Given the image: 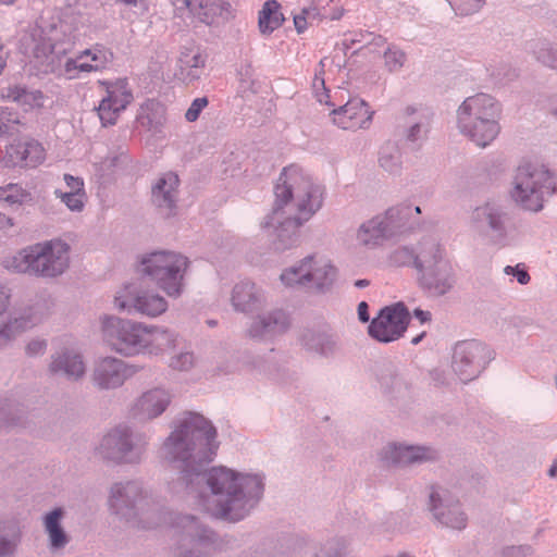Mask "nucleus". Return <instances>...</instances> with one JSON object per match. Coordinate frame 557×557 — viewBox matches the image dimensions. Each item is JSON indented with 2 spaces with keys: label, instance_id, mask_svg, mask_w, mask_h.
I'll use <instances>...</instances> for the list:
<instances>
[{
  "label": "nucleus",
  "instance_id": "nucleus-41",
  "mask_svg": "<svg viewBox=\"0 0 557 557\" xmlns=\"http://www.w3.org/2000/svg\"><path fill=\"white\" fill-rule=\"evenodd\" d=\"M131 161L129 156L123 149L111 151L101 161L95 163L96 172L103 180L109 178L119 170L124 169Z\"/></svg>",
  "mask_w": 557,
  "mask_h": 557
},
{
  "label": "nucleus",
  "instance_id": "nucleus-50",
  "mask_svg": "<svg viewBox=\"0 0 557 557\" xmlns=\"http://www.w3.org/2000/svg\"><path fill=\"white\" fill-rule=\"evenodd\" d=\"M420 256V245L418 250L414 252L408 247L396 248L389 256L392 264L397 267L413 265L418 271V258Z\"/></svg>",
  "mask_w": 557,
  "mask_h": 557
},
{
  "label": "nucleus",
  "instance_id": "nucleus-22",
  "mask_svg": "<svg viewBox=\"0 0 557 557\" xmlns=\"http://www.w3.org/2000/svg\"><path fill=\"white\" fill-rule=\"evenodd\" d=\"M113 59V53L101 45L81 51L75 58H67L60 74L67 79L81 77L84 73L104 69Z\"/></svg>",
  "mask_w": 557,
  "mask_h": 557
},
{
  "label": "nucleus",
  "instance_id": "nucleus-5",
  "mask_svg": "<svg viewBox=\"0 0 557 557\" xmlns=\"http://www.w3.org/2000/svg\"><path fill=\"white\" fill-rule=\"evenodd\" d=\"M188 268V258L173 250L144 253L138 261V272L149 277L171 298L183 295Z\"/></svg>",
  "mask_w": 557,
  "mask_h": 557
},
{
  "label": "nucleus",
  "instance_id": "nucleus-12",
  "mask_svg": "<svg viewBox=\"0 0 557 557\" xmlns=\"http://www.w3.org/2000/svg\"><path fill=\"white\" fill-rule=\"evenodd\" d=\"M114 308L128 315L156 319L166 312L169 302L161 294L138 283L122 285L113 298Z\"/></svg>",
  "mask_w": 557,
  "mask_h": 557
},
{
  "label": "nucleus",
  "instance_id": "nucleus-33",
  "mask_svg": "<svg viewBox=\"0 0 557 557\" xmlns=\"http://www.w3.org/2000/svg\"><path fill=\"white\" fill-rule=\"evenodd\" d=\"M180 178L173 172L160 175L151 189L152 203L166 216L174 213L178 198Z\"/></svg>",
  "mask_w": 557,
  "mask_h": 557
},
{
  "label": "nucleus",
  "instance_id": "nucleus-64",
  "mask_svg": "<svg viewBox=\"0 0 557 557\" xmlns=\"http://www.w3.org/2000/svg\"><path fill=\"white\" fill-rule=\"evenodd\" d=\"M548 111L553 116L557 119V95L549 98Z\"/></svg>",
  "mask_w": 557,
  "mask_h": 557
},
{
  "label": "nucleus",
  "instance_id": "nucleus-31",
  "mask_svg": "<svg viewBox=\"0 0 557 557\" xmlns=\"http://www.w3.org/2000/svg\"><path fill=\"white\" fill-rule=\"evenodd\" d=\"M48 371L51 375L78 382L86 374V363L77 349L63 348L51 355Z\"/></svg>",
  "mask_w": 557,
  "mask_h": 557
},
{
  "label": "nucleus",
  "instance_id": "nucleus-11",
  "mask_svg": "<svg viewBox=\"0 0 557 557\" xmlns=\"http://www.w3.org/2000/svg\"><path fill=\"white\" fill-rule=\"evenodd\" d=\"M144 322L104 315L101 319V331L104 343L120 356L131 358L143 355Z\"/></svg>",
  "mask_w": 557,
  "mask_h": 557
},
{
  "label": "nucleus",
  "instance_id": "nucleus-16",
  "mask_svg": "<svg viewBox=\"0 0 557 557\" xmlns=\"http://www.w3.org/2000/svg\"><path fill=\"white\" fill-rule=\"evenodd\" d=\"M428 508L434 521L444 528L461 531L468 524L459 499L442 486L431 487Z\"/></svg>",
  "mask_w": 557,
  "mask_h": 557
},
{
  "label": "nucleus",
  "instance_id": "nucleus-38",
  "mask_svg": "<svg viewBox=\"0 0 557 557\" xmlns=\"http://www.w3.org/2000/svg\"><path fill=\"white\" fill-rule=\"evenodd\" d=\"M28 425L24 406L10 398L0 399V430L14 431Z\"/></svg>",
  "mask_w": 557,
  "mask_h": 557
},
{
  "label": "nucleus",
  "instance_id": "nucleus-49",
  "mask_svg": "<svg viewBox=\"0 0 557 557\" xmlns=\"http://www.w3.org/2000/svg\"><path fill=\"white\" fill-rule=\"evenodd\" d=\"M261 83L255 76V71L250 64H243L238 70V90L242 96L247 94H257Z\"/></svg>",
  "mask_w": 557,
  "mask_h": 557
},
{
  "label": "nucleus",
  "instance_id": "nucleus-29",
  "mask_svg": "<svg viewBox=\"0 0 557 557\" xmlns=\"http://www.w3.org/2000/svg\"><path fill=\"white\" fill-rule=\"evenodd\" d=\"M172 403L169 389L154 387L144 392L133 404L131 414L138 420L149 421L160 417Z\"/></svg>",
  "mask_w": 557,
  "mask_h": 557
},
{
  "label": "nucleus",
  "instance_id": "nucleus-3",
  "mask_svg": "<svg viewBox=\"0 0 557 557\" xmlns=\"http://www.w3.org/2000/svg\"><path fill=\"white\" fill-rule=\"evenodd\" d=\"M274 202L287 212L308 222L323 206L324 186L297 165L283 170L274 188Z\"/></svg>",
  "mask_w": 557,
  "mask_h": 557
},
{
  "label": "nucleus",
  "instance_id": "nucleus-17",
  "mask_svg": "<svg viewBox=\"0 0 557 557\" xmlns=\"http://www.w3.org/2000/svg\"><path fill=\"white\" fill-rule=\"evenodd\" d=\"M10 298V289L0 285V351L40 321L39 317L28 311L9 313Z\"/></svg>",
  "mask_w": 557,
  "mask_h": 557
},
{
  "label": "nucleus",
  "instance_id": "nucleus-61",
  "mask_svg": "<svg viewBox=\"0 0 557 557\" xmlns=\"http://www.w3.org/2000/svg\"><path fill=\"white\" fill-rule=\"evenodd\" d=\"M16 543L5 536L0 535V557H12Z\"/></svg>",
  "mask_w": 557,
  "mask_h": 557
},
{
  "label": "nucleus",
  "instance_id": "nucleus-15",
  "mask_svg": "<svg viewBox=\"0 0 557 557\" xmlns=\"http://www.w3.org/2000/svg\"><path fill=\"white\" fill-rule=\"evenodd\" d=\"M139 371L140 367L117 357H100L92 364L90 382L99 392L115 391L121 388Z\"/></svg>",
  "mask_w": 557,
  "mask_h": 557
},
{
  "label": "nucleus",
  "instance_id": "nucleus-54",
  "mask_svg": "<svg viewBox=\"0 0 557 557\" xmlns=\"http://www.w3.org/2000/svg\"><path fill=\"white\" fill-rule=\"evenodd\" d=\"M449 2L460 15H470L478 12L485 0H449Z\"/></svg>",
  "mask_w": 557,
  "mask_h": 557
},
{
  "label": "nucleus",
  "instance_id": "nucleus-60",
  "mask_svg": "<svg viewBox=\"0 0 557 557\" xmlns=\"http://www.w3.org/2000/svg\"><path fill=\"white\" fill-rule=\"evenodd\" d=\"M63 180L69 188L66 193H86L85 183L82 177L64 174Z\"/></svg>",
  "mask_w": 557,
  "mask_h": 557
},
{
  "label": "nucleus",
  "instance_id": "nucleus-19",
  "mask_svg": "<svg viewBox=\"0 0 557 557\" xmlns=\"http://www.w3.org/2000/svg\"><path fill=\"white\" fill-rule=\"evenodd\" d=\"M471 223L476 230L487 226L491 239L495 244H504L513 227L510 212L494 202L476 207L471 214Z\"/></svg>",
  "mask_w": 557,
  "mask_h": 557
},
{
  "label": "nucleus",
  "instance_id": "nucleus-10",
  "mask_svg": "<svg viewBox=\"0 0 557 557\" xmlns=\"http://www.w3.org/2000/svg\"><path fill=\"white\" fill-rule=\"evenodd\" d=\"M149 438L145 433L120 424L108 431L99 442L97 454L115 465H138L144 459Z\"/></svg>",
  "mask_w": 557,
  "mask_h": 557
},
{
  "label": "nucleus",
  "instance_id": "nucleus-26",
  "mask_svg": "<svg viewBox=\"0 0 557 557\" xmlns=\"http://www.w3.org/2000/svg\"><path fill=\"white\" fill-rule=\"evenodd\" d=\"M289 326L288 313L282 309H273L258 314L250 323L247 333L251 338L271 341L284 334Z\"/></svg>",
  "mask_w": 557,
  "mask_h": 557
},
{
  "label": "nucleus",
  "instance_id": "nucleus-46",
  "mask_svg": "<svg viewBox=\"0 0 557 557\" xmlns=\"http://www.w3.org/2000/svg\"><path fill=\"white\" fill-rule=\"evenodd\" d=\"M327 62V58H323L314 72L312 79V92L320 103H324L330 107H336L337 103L333 100L329 89L325 86L324 67Z\"/></svg>",
  "mask_w": 557,
  "mask_h": 557
},
{
  "label": "nucleus",
  "instance_id": "nucleus-37",
  "mask_svg": "<svg viewBox=\"0 0 557 557\" xmlns=\"http://www.w3.org/2000/svg\"><path fill=\"white\" fill-rule=\"evenodd\" d=\"M472 127H458L459 131L469 137L480 147L488 146L499 134L498 117H485L470 123Z\"/></svg>",
  "mask_w": 557,
  "mask_h": 557
},
{
  "label": "nucleus",
  "instance_id": "nucleus-25",
  "mask_svg": "<svg viewBox=\"0 0 557 557\" xmlns=\"http://www.w3.org/2000/svg\"><path fill=\"white\" fill-rule=\"evenodd\" d=\"M500 107L498 102L487 94H476L468 97L459 106L457 111L458 127H472L473 121L485 117H499Z\"/></svg>",
  "mask_w": 557,
  "mask_h": 557
},
{
  "label": "nucleus",
  "instance_id": "nucleus-48",
  "mask_svg": "<svg viewBox=\"0 0 557 557\" xmlns=\"http://www.w3.org/2000/svg\"><path fill=\"white\" fill-rule=\"evenodd\" d=\"M196 364L197 358L190 349H183L177 352H173L168 361V367L177 372H189L196 367Z\"/></svg>",
  "mask_w": 557,
  "mask_h": 557
},
{
  "label": "nucleus",
  "instance_id": "nucleus-7",
  "mask_svg": "<svg viewBox=\"0 0 557 557\" xmlns=\"http://www.w3.org/2000/svg\"><path fill=\"white\" fill-rule=\"evenodd\" d=\"M456 272L445 249L434 239L420 243L418 284L431 297H442L456 285Z\"/></svg>",
  "mask_w": 557,
  "mask_h": 557
},
{
  "label": "nucleus",
  "instance_id": "nucleus-18",
  "mask_svg": "<svg viewBox=\"0 0 557 557\" xmlns=\"http://www.w3.org/2000/svg\"><path fill=\"white\" fill-rule=\"evenodd\" d=\"M410 314L403 302L383 308L369 325V334L379 342L389 343L403 336Z\"/></svg>",
  "mask_w": 557,
  "mask_h": 557
},
{
  "label": "nucleus",
  "instance_id": "nucleus-55",
  "mask_svg": "<svg viewBox=\"0 0 557 557\" xmlns=\"http://www.w3.org/2000/svg\"><path fill=\"white\" fill-rule=\"evenodd\" d=\"M317 16L315 8L304 9L300 14L295 15L294 24L298 33H304L313 23Z\"/></svg>",
  "mask_w": 557,
  "mask_h": 557
},
{
  "label": "nucleus",
  "instance_id": "nucleus-23",
  "mask_svg": "<svg viewBox=\"0 0 557 557\" xmlns=\"http://www.w3.org/2000/svg\"><path fill=\"white\" fill-rule=\"evenodd\" d=\"M381 460L388 466H417L438 458L437 451L425 445L388 443L380 451Z\"/></svg>",
  "mask_w": 557,
  "mask_h": 557
},
{
  "label": "nucleus",
  "instance_id": "nucleus-62",
  "mask_svg": "<svg viewBox=\"0 0 557 557\" xmlns=\"http://www.w3.org/2000/svg\"><path fill=\"white\" fill-rule=\"evenodd\" d=\"M531 554L530 547L512 546L505 550V557H527Z\"/></svg>",
  "mask_w": 557,
  "mask_h": 557
},
{
  "label": "nucleus",
  "instance_id": "nucleus-47",
  "mask_svg": "<svg viewBox=\"0 0 557 557\" xmlns=\"http://www.w3.org/2000/svg\"><path fill=\"white\" fill-rule=\"evenodd\" d=\"M534 55L544 65L557 70V42L539 38L534 44Z\"/></svg>",
  "mask_w": 557,
  "mask_h": 557
},
{
  "label": "nucleus",
  "instance_id": "nucleus-9",
  "mask_svg": "<svg viewBox=\"0 0 557 557\" xmlns=\"http://www.w3.org/2000/svg\"><path fill=\"white\" fill-rule=\"evenodd\" d=\"M555 188V178L544 164L524 162L517 169L511 197L522 209L539 212Z\"/></svg>",
  "mask_w": 557,
  "mask_h": 557
},
{
  "label": "nucleus",
  "instance_id": "nucleus-42",
  "mask_svg": "<svg viewBox=\"0 0 557 557\" xmlns=\"http://www.w3.org/2000/svg\"><path fill=\"white\" fill-rule=\"evenodd\" d=\"M284 22L281 5L276 0H268L264 2L259 12V28L262 33H272L278 28Z\"/></svg>",
  "mask_w": 557,
  "mask_h": 557
},
{
  "label": "nucleus",
  "instance_id": "nucleus-39",
  "mask_svg": "<svg viewBox=\"0 0 557 557\" xmlns=\"http://www.w3.org/2000/svg\"><path fill=\"white\" fill-rule=\"evenodd\" d=\"M183 2L199 21L208 25L216 23L224 10L222 0H183Z\"/></svg>",
  "mask_w": 557,
  "mask_h": 557
},
{
  "label": "nucleus",
  "instance_id": "nucleus-59",
  "mask_svg": "<svg viewBox=\"0 0 557 557\" xmlns=\"http://www.w3.org/2000/svg\"><path fill=\"white\" fill-rule=\"evenodd\" d=\"M48 347V343L44 338H33L30 339L26 347H25V354L28 357H39L42 356Z\"/></svg>",
  "mask_w": 557,
  "mask_h": 557
},
{
  "label": "nucleus",
  "instance_id": "nucleus-34",
  "mask_svg": "<svg viewBox=\"0 0 557 557\" xmlns=\"http://www.w3.org/2000/svg\"><path fill=\"white\" fill-rule=\"evenodd\" d=\"M231 301L236 311L249 313L261 309L265 304V297L255 283L243 281L234 286Z\"/></svg>",
  "mask_w": 557,
  "mask_h": 557
},
{
  "label": "nucleus",
  "instance_id": "nucleus-45",
  "mask_svg": "<svg viewBox=\"0 0 557 557\" xmlns=\"http://www.w3.org/2000/svg\"><path fill=\"white\" fill-rule=\"evenodd\" d=\"M0 201L10 207H20L33 202L32 194L18 184L10 183L0 187Z\"/></svg>",
  "mask_w": 557,
  "mask_h": 557
},
{
  "label": "nucleus",
  "instance_id": "nucleus-30",
  "mask_svg": "<svg viewBox=\"0 0 557 557\" xmlns=\"http://www.w3.org/2000/svg\"><path fill=\"white\" fill-rule=\"evenodd\" d=\"M208 54L200 47H183L176 62L175 77L186 86L197 83L206 69Z\"/></svg>",
  "mask_w": 557,
  "mask_h": 557
},
{
  "label": "nucleus",
  "instance_id": "nucleus-56",
  "mask_svg": "<svg viewBox=\"0 0 557 557\" xmlns=\"http://www.w3.org/2000/svg\"><path fill=\"white\" fill-rule=\"evenodd\" d=\"M209 104L207 97H199L193 100L189 108L185 113V119L188 122H196L202 110Z\"/></svg>",
  "mask_w": 557,
  "mask_h": 557
},
{
  "label": "nucleus",
  "instance_id": "nucleus-57",
  "mask_svg": "<svg viewBox=\"0 0 557 557\" xmlns=\"http://www.w3.org/2000/svg\"><path fill=\"white\" fill-rule=\"evenodd\" d=\"M504 272L507 275L516 277L517 282L521 285H527L531 280V276L528 273L527 268L523 263H518L515 267L507 265L505 267Z\"/></svg>",
  "mask_w": 557,
  "mask_h": 557
},
{
  "label": "nucleus",
  "instance_id": "nucleus-27",
  "mask_svg": "<svg viewBox=\"0 0 557 557\" xmlns=\"http://www.w3.org/2000/svg\"><path fill=\"white\" fill-rule=\"evenodd\" d=\"M144 337L143 355L148 357H162L176 349L182 338L178 332L169 326L147 323Z\"/></svg>",
  "mask_w": 557,
  "mask_h": 557
},
{
  "label": "nucleus",
  "instance_id": "nucleus-35",
  "mask_svg": "<svg viewBox=\"0 0 557 557\" xmlns=\"http://www.w3.org/2000/svg\"><path fill=\"white\" fill-rule=\"evenodd\" d=\"M375 376L382 392L397 397L404 395L409 384L398 368L391 362H382L375 367Z\"/></svg>",
  "mask_w": 557,
  "mask_h": 557
},
{
  "label": "nucleus",
  "instance_id": "nucleus-52",
  "mask_svg": "<svg viewBox=\"0 0 557 557\" xmlns=\"http://www.w3.org/2000/svg\"><path fill=\"white\" fill-rule=\"evenodd\" d=\"M406 61V53L397 47H388L384 53V63L391 73L400 71Z\"/></svg>",
  "mask_w": 557,
  "mask_h": 557
},
{
  "label": "nucleus",
  "instance_id": "nucleus-53",
  "mask_svg": "<svg viewBox=\"0 0 557 557\" xmlns=\"http://www.w3.org/2000/svg\"><path fill=\"white\" fill-rule=\"evenodd\" d=\"M314 557H347L346 542L342 539L327 541Z\"/></svg>",
  "mask_w": 557,
  "mask_h": 557
},
{
  "label": "nucleus",
  "instance_id": "nucleus-51",
  "mask_svg": "<svg viewBox=\"0 0 557 557\" xmlns=\"http://www.w3.org/2000/svg\"><path fill=\"white\" fill-rule=\"evenodd\" d=\"M54 195L72 212H82L87 201L86 193H63L61 189H55Z\"/></svg>",
  "mask_w": 557,
  "mask_h": 557
},
{
  "label": "nucleus",
  "instance_id": "nucleus-13",
  "mask_svg": "<svg viewBox=\"0 0 557 557\" xmlns=\"http://www.w3.org/2000/svg\"><path fill=\"white\" fill-rule=\"evenodd\" d=\"M493 359V350L484 343L461 341L454 346L451 369L462 383H468L476 379Z\"/></svg>",
  "mask_w": 557,
  "mask_h": 557
},
{
  "label": "nucleus",
  "instance_id": "nucleus-2",
  "mask_svg": "<svg viewBox=\"0 0 557 557\" xmlns=\"http://www.w3.org/2000/svg\"><path fill=\"white\" fill-rule=\"evenodd\" d=\"M108 505L113 515L137 530H154L166 525L177 513L166 510L135 480L112 484Z\"/></svg>",
  "mask_w": 557,
  "mask_h": 557
},
{
  "label": "nucleus",
  "instance_id": "nucleus-36",
  "mask_svg": "<svg viewBox=\"0 0 557 557\" xmlns=\"http://www.w3.org/2000/svg\"><path fill=\"white\" fill-rule=\"evenodd\" d=\"M64 516V509L58 507L46 513L44 517V528L48 535L49 547L53 552L64 549L71 540L70 535L61 524Z\"/></svg>",
  "mask_w": 557,
  "mask_h": 557
},
{
  "label": "nucleus",
  "instance_id": "nucleus-8",
  "mask_svg": "<svg viewBox=\"0 0 557 557\" xmlns=\"http://www.w3.org/2000/svg\"><path fill=\"white\" fill-rule=\"evenodd\" d=\"M166 525L176 542L174 557H211L221 548L218 534L193 515L177 512Z\"/></svg>",
  "mask_w": 557,
  "mask_h": 557
},
{
  "label": "nucleus",
  "instance_id": "nucleus-20",
  "mask_svg": "<svg viewBox=\"0 0 557 557\" xmlns=\"http://www.w3.org/2000/svg\"><path fill=\"white\" fill-rule=\"evenodd\" d=\"M305 222L287 212L283 207L274 202L272 213L269 214L262 227L273 228V245L276 250H285L299 243V228Z\"/></svg>",
  "mask_w": 557,
  "mask_h": 557
},
{
  "label": "nucleus",
  "instance_id": "nucleus-1",
  "mask_svg": "<svg viewBox=\"0 0 557 557\" xmlns=\"http://www.w3.org/2000/svg\"><path fill=\"white\" fill-rule=\"evenodd\" d=\"M216 429L210 420L187 412L174 422L160 447L162 460L178 470L169 482L175 494H187L197 505L220 519L237 522L261 502L265 490L262 472L236 471L227 467H206L216 456Z\"/></svg>",
  "mask_w": 557,
  "mask_h": 557
},
{
  "label": "nucleus",
  "instance_id": "nucleus-58",
  "mask_svg": "<svg viewBox=\"0 0 557 557\" xmlns=\"http://www.w3.org/2000/svg\"><path fill=\"white\" fill-rule=\"evenodd\" d=\"M426 132L428 125L422 119H420L419 121L410 125V127L407 131L406 138L411 143H416L423 139L426 135Z\"/></svg>",
  "mask_w": 557,
  "mask_h": 557
},
{
  "label": "nucleus",
  "instance_id": "nucleus-32",
  "mask_svg": "<svg viewBox=\"0 0 557 557\" xmlns=\"http://www.w3.org/2000/svg\"><path fill=\"white\" fill-rule=\"evenodd\" d=\"M44 159V147L32 138L15 139L5 149V162L10 166H37Z\"/></svg>",
  "mask_w": 557,
  "mask_h": 557
},
{
  "label": "nucleus",
  "instance_id": "nucleus-6",
  "mask_svg": "<svg viewBox=\"0 0 557 557\" xmlns=\"http://www.w3.org/2000/svg\"><path fill=\"white\" fill-rule=\"evenodd\" d=\"M338 278V270L326 257L309 255L284 269L281 283L292 289L323 295L331 292Z\"/></svg>",
  "mask_w": 557,
  "mask_h": 557
},
{
  "label": "nucleus",
  "instance_id": "nucleus-21",
  "mask_svg": "<svg viewBox=\"0 0 557 557\" xmlns=\"http://www.w3.org/2000/svg\"><path fill=\"white\" fill-rule=\"evenodd\" d=\"M100 84L104 86V95L97 107L98 116L103 126L114 125L121 112L133 101V94L124 79Z\"/></svg>",
  "mask_w": 557,
  "mask_h": 557
},
{
  "label": "nucleus",
  "instance_id": "nucleus-24",
  "mask_svg": "<svg viewBox=\"0 0 557 557\" xmlns=\"http://www.w3.org/2000/svg\"><path fill=\"white\" fill-rule=\"evenodd\" d=\"M374 110L359 98L352 97L345 104H338L331 112L332 122L342 129H368L372 123Z\"/></svg>",
  "mask_w": 557,
  "mask_h": 557
},
{
  "label": "nucleus",
  "instance_id": "nucleus-14",
  "mask_svg": "<svg viewBox=\"0 0 557 557\" xmlns=\"http://www.w3.org/2000/svg\"><path fill=\"white\" fill-rule=\"evenodd\" d=\"M409 211L410 207H392L363 222L357 231L358 243L370 248L382 245L401 231Z\"/></svg>",
  "mask_w": 557,
  "mask_h": 557
},
{
  "label": "nucleus",
  "instance_id": "nucleus-4",
  "mask_svg": "<svg viewBox=\"0 0 557 557\" xmlns=\"http://www.w3.org/2000/svg\"><path fill=\"white\" fill-rule=\"evenodd\" d=\"M70 264V246L62 240H49L26 247L4 261V267L16 273L40 277H57Z\"/></svg>",
  "mask_w": 557,
  "mask_h": 557
},
{
  "label": "nucleus",
  "instance_id": "nucleus-28",
  "mask_svg": "<svg viewBox=\"0 0 557 557\" xmlns=\"http://www.w3.org/2000/svg\"><path fill=\"white\" fill-rule=\"evenodd\" d=\"M299 341L306 351L325 359L337 357L342 350L338 337L326 327L306 329Z\"/></svg>",
  "mask_w": 557,
  "mask_h": 557
},
{
  "label": "nucleus",
  "instance_id": "nucleus-43",
  "mask_svg": "<svg viewBox=\"0 0 557 557\" xmlns=\"http://www.w3.org/2000/svg\"><path fill=\"white\" fill-rule=\"evenodd\" d=\"M163 111L162 106L149 100L140 107L137 123L148 131H157L163 123Z\"/></svg>",
  "mask_w": 557,
  "mask_h": 557
},
{
  "label": "nucleus",
  "instance_id": "nucleus-40",
  "mask_svg": "<svg viewBox=\"0 0 557 557\" xmlns=\"http://www.w3.org/2000/svg\"><path fill=\"white\" fill-rule=\"evenodd\" d=\"M23 46L26 49L23 53L33 57L41 64L51 65L53 63V45L50 37H23Z\"/></svg>",
  "mask_w": 557,
  "mask_h": 557
},
{
  "label": "nucleus",
  "instance_id": "nucleus-63",
  "mask_svg": "<svg viewBox=\"0 0 557 557\" xmlns=\"http://www.w3.org/2000/svg\"><path fill=\"white\" fill-rule=\"evenodd\" d=\"M358 318L361 322H368L370 320L369 306L366 301H361L358 305Z\"/></svg>",
  "mask_w": 557,
  "mask_h": 557
},
{
  "label": "nucleus",
  "instance_id": "nucleus-44",
  "mask_svg": "<svg viewBox=\"0 0 557 557\" xmlns=\"http://www.w3.org/2000/svg\"><path fill=\"white\" fill-rule=\"evenodd\" d=\"M379 163L382 169L392 174L400 171L403 165V153L395 143H386L380 150Z\"/></svg>",
  "mask_w": 557,
  "mask_h": 557
}]
</instances>
